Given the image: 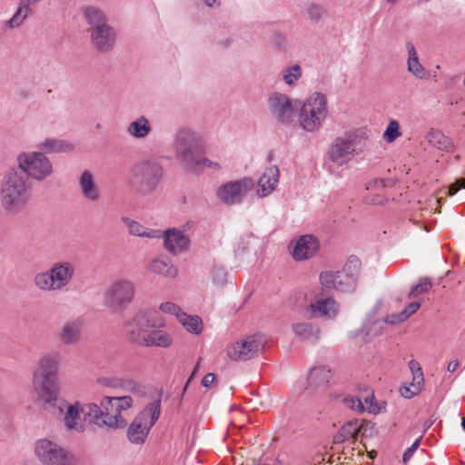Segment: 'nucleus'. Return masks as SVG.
<instances>
[{
    "instance_id": "1",
    "label": "nucleus",
    "mask_w": 465,
    "mask_h": 465,
    "mask_svg": "<svg viewBox=\"0 0 465 465\" xmlns=\"http://www.w3.org/2000/svg\"><path fill=\"white\" fill-rule=\"evenodd\" d=\"M61 368V357L58 352H47L42 355L32 373V390L39 403L60 393L58 374Z\"/></svg>"
},
{
    "instance_id": "2",
    "label": "nucleus",
    "mask_w": 465,
    "mask_h": 465,
    "mask_svg": "<svg viewBox=\"0 0 465 465\" xmlns=\"http://www.w3.org/2000/svg\"><path fill=\"white\" fill-rule=\"evenodd\" d=\"M32 200L31 185L27 179L15 170L9 171L0 186V207L15 216L24 212Z\"/></svg>"
},
{
    "instance_id": "3",
    "label": "nucleus",
    "mask_w": 465,
    "mask_h": 465,
    "mask_svg": "<svg viewBox=\"0 0 465 465\" xmlns=\"http://www.w3.org/2000/svg\"><path fill=\"white\" fill-rule=\"evenodd\" d=\"M76 274L75 263L70 260L54 262L48 269L38 272L34 276V285L45 292H56L67 290Z\"/></svg>"
},
{
    "instance_id": "4",
    "label": "nucleus",
    "mask_w": 465,
    "mask_h": 465,
    "mask_svg": "<svg viewBox=\"0 0 465 465\" xmlns=\"http://www.w3.org/2000/svg\"><path fill=\"white\" fill-rule=\"evenodd\" d=\"M329 101L325 94L312 92L304 98L297 111L300 128L306 133L318 132L329 116Z\"/></svg>"
},
{
    "instance_id": "5",
    "label": "nucleus",
    "mask_w": 465,
    "mask_h": 465,
    "mask_svg": "<svg viewBox=\"0 0 465 465\" xmlns=\"http://www.w3.org/2000/svg\"><path fill=\"white\" fill-rule=\"evenodd\" d=\"M368 139L369 134L362 128L349 130L337 136L327 151L326 163L333 167L347 165L358 154L357 146Z\"/></svg>"
},
{
    "instance_id": "6",
    "label": "nucleus",
    "mask_w": 465,
    "mask_h": 465,
    "mask_svg": "<svg viewBox=\"0 0 465 465\" xmlns=\"http://www.w3.org/2000/svg\"><path fill=\"white\" fill-rule=\"evenodd\" d=\"M43 409L61 420L68 431L83 432L85 429L81 403L69 402L59 394L40 403Z\"/></svg>"
},
{
    "instance_id": "7",
    "label": "nucleus",
    "mask_w": 465,
    "mask_h": 465,
    "mask_svg": "<svg viewBox=\"0 0 465 465\" xmlns=\"http://www.w3.org/2000/svg\"><path fill=\"white\" fill-rule=\"evenodd\" d=\"M361 262L356 257H350L343 268L339 271H326L320 274L323 288L342 292L353 291L359 273Z\"/></svg>"
},
{
    "instance_id": "8",
    "label": "nucleus",
    "mask_w": 465,
    "mask_h": 465,
    "mask_svg": "<svg viewBox=\"0 0 465 465\" xmlns=\"http://www.w3.org/2000/svg\"><path fill=\"white\" fill-rule=\"evenodd\" d=\"M136 289L131 278H117L105 289L104 303L113 312H123L134 301Z\"/></svg>"
},
{
    "instance_id": "9",
    "label": "nucleus",
    "mask_w": 465,
    "mask_h": 465,
    "mask_svg": "<svg viewBox=\"0 0 465 465\" xmlns=\"http://www.w3.org/2000/svg\"><path fill=\"white\" fill-rule=\"evenodd\" d=\"M298 100L281 91H272L266 98V110L278 124L289 127L295 123Z\"/></svg>"
},
{
    "instance_id": "10",
    "label": "nucleus",
    "mask_w": 465,
    "mask_h": 465,
    "mask_svg": "<svg viewBox=\"0 0 465 465\" xmlns=\"http://www.w3.org/2000/svg\"><path fill=\"white\" fill-rule=\"evenodd\" d=\"M101 405L104 411V426L113 430L126 427L125 413L134 405V400L131 396H104L101 399Z\"/></svg>"
},
{
    "instance_id": "11",
    "label": "nucleus",
    "mask_w": 465,
    "mask_h": 465,
    "mask_svg": "<svg viewBox=\"0 0 465 465\" xmlns=\"http://www.w3.org/2000/svg\"><path fill=\"white\" fill-rule=\"evenodd\" d=\"M161 413V401L154 400L148 403L145 408L139 412L127 429V438L133 444H143L151 428L158 420Z\"/></svg>"
},
{
    "instance_id": "12",
    "label": "nucleus",
    "mask_w": 465,
    "mask_h": 465,
    "mask_svg": "<svg viewBox=\"0 0 465 465\" xmlns=\"http://www.w3.org/2000/svg\"><path fill=\"white\" fill-rule=\"evenodd\" d=\"M17 164L28 177L37 182H43L51 178L54 173L51 159L40 151L19 153Z\"/></svg>"
},
{
    "instance_id": "13",
    "label": "nucleus",
    "mask_w": 465,
    "mask_h": 465,
    "mask_svg": "<svg viewBox=\"0 0 465 465\" xmlns=\"http://www.w3.org/2000/svg\"><path fill=\"white\" fill-rule=\"evenodd\" d=\"M267 341L266 336L262 333L247 335L228 344L225 352L232 361H246L257 357L264 350Z\"/></svg>"
},
{
    "instance_id": "14",
    "label": "nucleus",
    "mask_w": 465,
    "mask_h": 465,
    "mask_svg": "<svg viewBox=\"0 0 465 465\" xmlns=\"http://www.w3.org/2000/svg\"><path fill=\"white\" fill-rule=\"evenodd\" d=\"M382 302H378L370 313L362 326V330L366 335L374 336L378 335L383 330L385 324H397L407 320L411 315L415 313L420 307L419 302H411L402 312L397 314H391L386 318L377 317L378 312L382 308Z\"/></svg>"
},
{
    "instance_id": "15",
    "label": "nucleus",
    "mask_w": 465,
    "mask_h": 465,
    "mask_svg": "<svg viewBox=\"0 0 465 465\" xmlns=\"http://www.w3.org/2000/svg\"><path fill=\"white\" fill-rule=\"evenodd\" d=\"M203 147L199 133L189 127L179 128L173 135V149L177 159L185 166L193 161L197 152Z\"/></svg>"
},
{
    "instance_id": "16",
    "label": "nucleus",
    "mask_w": 465,
    "mask_h": 465,
    "mask_svg": "<svg viewBox=\"0 0 465 465\" xmlns=\"http://www.w3.org/2000/svg\"><path fill=\"white\" fill-rule=\"evenodd\" d=\"M155 327V322L151 312L138 311L124 325L126 337L130 341L144 346L150 338L151 331Z\"/></svg>"
},
{
    "instance_id": "17",
    "label": "nucleus",
    "mask_w": 465,
    "mask_h": 465,
    "mask_svg": "<svg viewBox=\"0 0 465 465\" xmlns=\"http://www.w3.org/2000/svg\"><path fill=\"white\" fill-rule=\"evenodd\" d=\"M131 173L133 178L139 183L141 190L150 193L160 183L163 167L155 160L143 159L133 166Z\"/></svg>"
},
{
    "instance_id": "18",
    "label": "nucleus",
    "mask_w": 465,
    "mask_h": 465,
    "mask_svg": "<svg viewBox=\"0 0 465 465\" xmlns=\"http://www.w3.org/2000/svg\"><path fill=\"white\" fill-rule=\"evenodd\" d=\"M252 178L229 181L221 184L215 192L216 198L225 205L232 206L242 203L246 195L253 188Z\"/></svg>"
},
{
    "instance_id": "19",
    "label": "nucleus",
    "mask_w": 465,
    "mask_h": 465,
    "mask_svg": "<svg viewBox=\"0 0 465 465\" xmlns=\"http://www.w3.org/2000/svg\"><path fill=\"white\" fill-rule=\"evenodd\" d=\"M161 238L164 250L173 255L186 252L191 246V239L185 233V230L175 227L168 228L163 232L160 231Z\"/></svg>"
},
{
    "instance_id": "20",
    "label": "nucleus",
    "mask_w": 465,
    "mask_h": 465,
    "mask_svg": "<svg viewBox=\"0 0 465 465\" xmlns=\"http://www.w3.org/2000/svg\"><path fill=\"white\" fill-rule=\"evenodd\" d=\"M320 250V242L314 235L304 234L293 239L289 244L292 257L297 261H305L314 257Z\"/></svg>"
},
{
    "instance_id": "21",
    "label": "nucleus",
    "mask_w": 465,
    "mask_h": 465,
    "mask_svg": "<svg viewBox=\"0 0 465 465\" xmlns=\"http://www.w3.org/2000/svg\"><path fill=\"white\" fill-rule=\"evenodd\" d=\"M90 37L94 48L100 54H107L115 48L118 35L116 29L108 25L96 30H91Z\"/></svg>"
},
{
    "instance_id": "22",
    "label": "nucleus",
    "mask_w": 465,
    "mask_h": 465,
    "mask_svg": "<svg viewBox=\"0 0 465 465\" xmlns=\"http://www.w3.org/2000/svg\"><path fill=\"white\" fill-rule=\"evenodd\" d=\"M84 320L78 316L67 319L60 326L57 338L64 346H72L79 343L83 337Z\"/></svg>"
},
{
    "instance_id": "23",
    "label": "nucleus",
    "mask_w": 465,
    "mask_h": 465,
    "mask_svg": "<svg viewBox=\"0 0 465 465\" xmlns=\"http://www.w3.org/2000/svg\"><path fill=\"white\" fill-rule=\"evenodd\" d=\"M63 446L49 438L36 440L32 446L33 453L40 465H49Z\"/></svg>"
},
{
    "instance_id": "24",
    "label": "nucleus",
    "mask_w": 465,
    "mask_h": 465,
    "mask_svg": "<svg viewBox=\"0 0 465 465\" xmlns=\"http://www.w3.org/2000/svg\"><path fill=\"white\" fill-rule=\"evenodd\" d=\"M78 187L81 196L87 202L96 203L102 199L103 193L96 182L94 174L84 170L78 177Z\"/></svg>"
},
{
    "instance_id": "25",
    "label": "nucleus",
    "mask_w": 465,
    "mask_h": 465,
    "mask_svg": "<svg viewBox=\"0 0 465 465\" xmlns=\"http://www.w3.org/2000/svg\"><path fill=\"white\" fill-rule=\"evenodd\" d=\"M279 180L280 170L276 165H271L265 168L257 182V195L262 198L272 194L276 190Z\"/></svg>"
},
{
    "instance_id": "26",
    "label": "nucleus",
    "mask_w": 465,
    "mask_h": 465,
    "mask_svg": "<svg viewBox=\"0 0 465 465\" xmlns=\"http://www.w3.org/2000/svg\"><path fill=\"white\" fill-rule=\"evenodd\" d=\"M405 49L407 52V70L416 79H425L429 76L426 68L420 62L418 52L414 44L411 41L406 42Z\"/></svg>"
},
{
    "instance_id": "27",
    "label": "nucleus",
    "mask_w": 465,
    "mask_h": 465,
    "mask_svg": "<svg viewBox=\"0 0 465 465\" xmlns=\"http://www.w3.org/2000/svg\"><path fill=\"white\" fill-rule=\"evenodd\" d=\"M153 132V126L150 120L140 115L131 121L126 127L127 134L134 140H145Z\"/></svg>"
},
{
    "instance_id": "28",
    "label": "nucleus",
    "mask_w": 465,
    "mask_h": 465,
    "mask_svg": "<svg viewBox=\"0 0 465 465\" xmlns=\"http://www.w3.org/2000/svg\"><path fill=\"white\" fill-rule=\"evenodd\" d=\"M409 368L412 374V381L410 387L401 389V393L404 398L410 399L418 394L422 387L424 378L421 367L418 361L411 360L409 361Z\"/></svg>"
},
{
    "instance_id": "29",
    "label": "nucleus",
    "mask_w": 465,
    "mask_h": 465,
    "mask_svg": "<svg viewBox=\"0 0 465 465\" xmlns=\"http://www.w3.org/2000/svg\"><path fill=\"white\" fill-rule=\"evenodd\" d=\"M312 312L326 319H334L340 311L339 304L331 298L318 299L310 305Z\"/></svg>"
},
{
    "instance_id": "30",
    "label": "nucleus",
    "mask_w": 465,
    "mask_h": 465,
    "mask_svg": "<svg viewBox=\"0 0 465 465\" xmlns=\"http://www.w3.org/2000/svg\"><path fill=\"white\" fill-rule=\"evenodd\" d=\"M83 15L91 30L110 25L106 13L98 6L88 5L83 8Z\"/></svg>"
},
{
    "instance_id": "31",
    "label": "nucleus",
    "mask_w": 465,
    "mask_h": 465,
    "mask_svg": "<svg viewBox=\"0 0 465 465\" xmlns=\"http://www.w3.org/2000/svg\"><path fill=\"white\" fill-rule=\"evenodd\" d=\"M122 222L127 228L129 234L133 236L146 239H160V230L145 227L137 221L128 217H123Z\"/></svg>"
},
{
    "instance_id": "32",
    "label": "nucleus",
    "mask_w": 465,
    "mask_h": 465,
    "mask_svg": "<svg viewBox=\"0 0 465 465\" xmlns=\"http://www.w3.org/2000/svg\"><path fill=\"white\" fill-rule=\"evenodd\" d=\"M32 5L23 0H19L18 5L12 17L5 22V27L8 29H15L20 27L26 18L32 14Z\"/></svg>"
},
{
    "instance_id": "33",
    "label": "nucleus",
    "mask_w": 465,
    "mask_h": 465,
    "mask_svg": "<svg viewBox=\"0 0 465 465\" xmlns=\"http://www.w3.org/2000/svg\"><path fill=\"white\" fill-rule=\"evenodd\" d=\"M44 153H70L74 146L70 142L62 139L46 138L38 145Z\"/></svg>"
},
{
    "instance_id": "34",
    "label": "nucleus",
    "mask_w": 465,
    "mask_h": 465,
    "mask_svg": "<svg viewBox=\"0 0 465 465\" xmlns=\"http://www.w3.org/2000/svg\"><path fill=\"white\" fill-rule=\"evenodd\" d=\"M425 138L432 147L440 151L448 152L453 148L452 140L440 130L430 129Z\"/></svg>"
},
{
    "instance_id": "35",
    "label": "nucleus",
    "mask_w": 465,
    "mask_h": 465,
    "mask_svg": "<svg viewBox=\"0 0 465 465\" xmlns=\"http://www.w3.org/2000/svg\"><path fill=\"white\" fill-rule=\"evenodd\" d=\"M81 410L84 422L88 421L97 424L100 420L103 425L104 411L101 405V401H99V404L94 402L81 403Z\"/></svg>"
},
{
    "instance_id": "36",
    "label": "nucleus",
    "mask_w": 465,
    "mask_h": 465,
    "mask_svg": "<svg viewBox=\"0 0 465 465\" xmlns=\"http://www.w3.org/2000/svg\"><path fill=\"white\" fill-rule=\"evenodd\" d=\"M294 334L304 341H313L319 337V329L311 322H297L292 326Z\"/></svg>"
},
{
    "instance_id": "37",
    "label": "nucleus",
    "mask_w": 465,
    "mask_h": 465,
    "mask_svg": "<svg viewBox=\"0 0 465 465\" xmlns=\"http://www.w3.org/2000/svg\"><path fill=\"white\" fill-rule=\"evenodd\" d=\"M149 270L167 278H175L178 275V269L169 261L154 259L149 264Z\"/></svg>"
},
{
    "instance_id": "38",
    "label": "nucleus",
    "mask_w": 465,
    "mask_h": 465,
    "mask_svg": "<svg viewBox=\"0 0 465 465\" xmlns=\"http://www.w3.org/2000/svg\"><path fill=\"white\" fill-rule=\"evenodd\" d=\"M361 424L359 420H352L346 422L334 437V442L342 443L346 440L354 439L361 430Z\"/></svg>"
},
{
    "instance_id": "39",
    "label": "nucleus",
    "mask_w": 465,
    "mask_h": 465,
    "mask_svg": "<svg viewBox=\"0 0 465 465\" xmlns=\"http://www.w3.org/2000/svg\"><path fill=\"white\" fill-rule=\"evenodd\" d=\"M173 343V338L167 331L160 329H153L150 338L147 340L144 347H162L168 348Z\"/></svg>"
},
{
    "instance_id": "40",
    "label": "nucleus",
    "mask_w": 465,
    "mask_h": 465,
    "mask_svg": "<svg viewBox=\"0 0 465 465\" xmlns=\"http://www.w3.org/2000/svg\"><path fill=\"white\" fill-rule=\"evenodd\" d=\"M302 76V69L298 64L286 66L280 73V78L289 87H294Z\"/></svg>"
},
{
    "instance_id": "41",
    "label": "nucleus",
    "mask_w": 465,
    "mask_h": 465,
    "mask_svg": "<svg viewBox=\"0 0 465 465\" xmlns=\"http://www.w3.org/2000/svg\"><path fill=\"white\" fill-rule=\"evenodd\" d=\"M186 167L192 171H199L203 169H211L213 171H220L222 164L219 162L213 161L204 156L195 155L192 163H188Z\"/></svg>"
},
{
    "instance_id": "42",
    "label": "nucleus",
    "mask_w": 465,
    "mask_h": 465,
    "mask_svg": "<svg viewBox=\"0 0 465 465\" xmlns=\"http://www.w3.org/2000/svg\"><path fill=\"white\" fill-rule=\"evenodd\" d=\"M178 322L191 333L199 335L203 331V321L197 315H188L183 312L180 314Z\"/></svg>"
},
{
    "instance_id": "43",
    "label": "nucleus",
    "mask_w": 465,
    "mask_h": 465,
    "mask_svg": "<svg viewBox=\"0 0 465 465\" xmlns=\"http://www.w3.org/2000/svg\"><path fill=\"white\" fill-rule=\"evenodd\" d=\"M331 376L330 369L326 366H318L311 370L308 380L312 385H321L328 382Z\"/></svg>"
},
{
    "instance_id": "44",
    "label": "nucleus",
    "mask_w": 465,
    "mask_h": 465,
    "mask_svg": "<svg viewBox=\"0 0 465 465\" xmlns=\"http://www.w3.org/2000/svg\"><path fill=\"white\" fill-rule=\"evenodd\" d=\"M49 465H78L74 453L65 447H62Z\"/></svg>"
},
{
    "instance_id": "45",
    "label": "nucleus",
    "mask_w": 465,
    "mask_h": 465,
    "mask_svg": "<svg viewBox=\"0 0 465 465\" xmlns=\"http://www.w3.org/2000/svg\"><path fill=\"white\" fill-rule=\"evenodd\" d=\"M402 135L401 125L397 120L391 119L382 134V139L387 143H394Z\"/></svg>"
},
{
    "instance_id": "46",
    "label": "nucleus",
    "mask_w": 465,
    "mask_h": 465,
    "mask_svg": "<svg viewBox=\"0 0 465 465\" xmlns=\"http://www.w3.org/2000/svg\"><path fill=\"white\" fill-rule=\"evenodd\" d=\"M159 311L162 313L174 316L178 321L180 314H183L184 312L178 304L170 301L162 302L159 305Z\"/></svg>"
},
{
    "instance_id": "47",
    "label": "nucleus",
    "mask_w": 465,
    "mask_h": 465,
    "mask_svg": "<svg viewBox=\"0 0 465 465\" xmlns=\"http://www.w3.org/2000/svg\"><path fill=\"white\" fill-rule=\"evenodd\" d=\"M431 288V282L429 278H421L419 282L413 285L410 291L409 297H416L417 295L426 293Z\"/></svg>"
},
{
    "instance_id": "48",
    "label": "nucleus",
    "mask_w": 465,
    "mask_h": 465,
    "mask_svg": "<svg viewBox=\"0 0 465 465\" xmlns=\"http://www.w3.org/2000/svg\"><path fill=\"white\" fill-rule=\"evenodd\" d=\"M306 14L312 22L318 23L325 16L326 12L322 5L312 4L308 6Z\"/></svg>"
},
{
    "instance_id": "49",
    "label": "nucleus",
    "mask_w": 465,
    "mask_h": 465,
    "mask_svg": "<svg viewBox=\"0 0 465 465\" xmlns=\"http://www.w3.org/2000/svg\"><path fill=\"white\" fill-rule=\"evenodd\" d=\"M210 277L213 284L223 286L227 280V272L223 267L213 266L210 272Z\"/></svg>"
},
{
    "instance_id": "50",
    "label": "nucleus",
    "mask_w": 465,
    "mask_h": 465,
    "mask_svg": "<svg viewBox=\"0 0 465 465\" xmlns=\"http://www.w3.org/2000/svg\"><path fill=\"white\" fill-rule=\"evenodd\" d=\"M342 402L346 408H348L351 411H354L357 412L363 411L364 406H363L362 401L357 397H353V396L345 397L343 399Z\"/></svg>"
},
{
    "instance_id": "51",
    "label": "nucleus",
    "mask_w": 465,
    "mask_h": 465,
    "mask_svg": "<svg viewBox=\"0 0 465 465\" xmlns=\"http://www.w3.org/2000/svg\"><path fill=\"white\" fill-rule=\"evenodd\" d=\"M373 399H374V397H373L372 392H368L366 394V396L364 397V402L362 401L363 406H364L363 411H367L370 413L376 412V408L373 405Z\"/></svg>"
},
{
    "instance_id": "52",
    "label": "nucleus",
    "mask_w": 465,
    "mask_h": 465,
    "mask_svg": "<svg viewBox=\"0 0 465 465\" xmlns=\"http://www.w3.org/2000/svg\"><path fill=\"white\" fill-rule=\"evenodd\" d=\"M272 43L281 50H286L288 47V42L286 37L280 34H276L273 35Z\"/></svg>"
},
{
    "instance_id": "53",
    "label": "nucleus",
    "mask_w": 465,
    "mask_h": 465,
    "mask_svg": "<svg viewBox=\"0 0 465 465\" xmlns=\"http://www.w3.org/2000/svg\"><path fill=\"white\" fill-rule=\"evenodd\" d=\"M420 442V438L417 439L410 448H408L405 452L403 453L402 460L404 463H407V461L412 457L413 453L417 450L419 445Z\"/></svg>"
},
{
    "instance_id": "54",
    "label": "nucleus",
    "mask_w": 465,
    "mask_h": 465,
    "mask_svg": "<svg viewBox=\"0 0 465 465\" xmlns=\"http://www.w3.org/2000/svg\"><path fill=\"white\" fill-rule=\"evenodd\" d=\"M465 187V180L460 179L457 180L454 183L450 184L449 187V194L454 195L457 193L460 189Z\"/></svg>"
},
{
    "instance_id": "55",
    "label": "nucleus",
    "mask_w": 465,
    "mask_h": 465,
    "mask_svg": "<svg viewBox=\"0 0 465 465\" xmlns=\"http://www.w3.org/2000/svg\"><path fill=\"white\" fill-rule=\"evenodd\" d=\"M215 376L213 373H207L203 376L202 380V385L205 388H209L214 381Z\"/></svg>"
},
{
    "instance_id": "56",
    "label": "nucleus",
    "mask_w": 465,
    "mask_h": 465,
    "mask_svg": "<svg viewBox=\"0 0 465 465\" xmlns=\"http://www.w3.org/2000/svg\"><path fill=\"white\" fill-rule=\"evenodd\" d=\"M459 366H460V361L458 360H453L448 363L447 370L450 372H454L458 369Z\"/></svg>"
},
{
    "instance_id": "57",
    "label": "nucleus",
    "mask_w": 465,
    "mask_h": 465,
    "mask_svg": "<svg viewBox=\"0 0 465 465\" xmlns=\"http://www.w3.org/2000/svg\"><path fill=\"white\" fill-rule=\"evenodd\" d=\"M205 6L209 8H215L220 6L221 2L220 0H203Z\"/></svg>"
},
{
    "instance_id": "58",
    "label": "nucleus",
    "mask_w": 465,
    "mask_h": 465,
    "mask_svg": "<svg viewBox=\"0 0 465 465\" xmlns=\"http://www.w3.org/2000/svg\"><path fill=\"white\" fill-rule=\"evenodd\" d=\"M247 249V244L245 242H242V246L239 245L237 249L235 250V254L237 256H240L244 252V251Z\"/></svg>"
},
{
    "instance_id": "59",
    "label": "nucleus",
    "mask_w": 465,
    "mask_h": 465,
    "mask_svg": "<svg viewBox=\"0 0 465 465\" xmlns=\"http://www.w3.org/2000/svg\"><path fill=\"white\" fill-rule=\"evenodd\" d=\"M98 382L103 386H108V387L113 386L112 381L107 378H100L98 380Z\"/></svg>"
},
{
    "instance_id": "60",
    "label": "nucleus",
    "mask_w": 465,
    "mask_h": 465,
    "mask_svg": "<svg viewBox=\"0 0 465 465\" xmlns=\"http://www.w3.org/2000/svg\"><path fill=\"white\" fill-rule=\"evenodd\" d=\"M430 426H431V422L430 421H426L425 424H424L425 429H429Z\"/></svg>"
},
{
    "instance_id": "61",
    "label": "nucleus",
    "mask_w": 465,
    "mask_h": 465,
    "mask_svg": "<svg viewBox=\"0 0 465 465\" xmlns=\"http://www.w3.org/2000/svg\"><path fill=\"white\" fill-rule=\"evenodd\" d=\"M462 429L465 430V417L461 420Z\"/></svg>"
},
{
    "instance_id": "62",
    "label": "nucleus",
    "mask_w": 465,
    "mask_h": 465,
    "mask_svg": "<svg viewBox=\"0 0 465 465\" xmlns=\"http://www.w3.org/2000/svg\"><path fill=\"white\" fill-rule=\"evenodd\" d=\"M230 45H231V41H230V40H227V41L223 44V45H224V46H229Z\"/></svg>"
},
{
    "instance_id": "63",
    "label": "nucleus",
    "mask_w": 465,
    "mask_h": 465,
    "mask_svg": "<svg viewBox=\"0 0 465 465\" xmlns=\"http://www.w3.org/2000/svg\"><path fill=\"white\" fill-rule=\"evenodd\" d=\"M386 1H387L388 3H390V4H394V3H396V1H397V0H386Z\"/></svg>"
},
{
    "instance_id": "64",
    "label": "nucleus",
    "mask_w": 465,
    "mask_h": 465,
    "mask_svg": "<svg viewBox=\"0 0 465 465\" xmlns=\"http://www.w3.org/2000/svg\"><path fill=\"white\" fill-rule=\"evenodd\" d=\"M198 367H199V362L196 364V366L194 368V371H196V370H198Z\"/></svg>"
}]
</instances>
